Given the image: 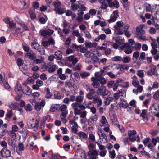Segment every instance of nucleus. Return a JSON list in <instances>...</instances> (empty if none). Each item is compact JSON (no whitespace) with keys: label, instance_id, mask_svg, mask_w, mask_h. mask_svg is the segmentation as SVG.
Segmentation results:
<instances>
[{"label":"nucleus","instance_id":"obj_1","mask_svg":"<svg viewBox=\"0 0 159 159\" xmlns=\"http://www.w3.org/2000/svg\"><path fill=\"white\" fill-rule=\"evenodd\" d=\"M84 96H77L75 98V102L73 103L71 106L74 110V113L75 115H80L81 111L86 109L85 107L81 103L83 102Z\"/></svg>","mask_w":159,"mask_h":159},{"label":"nucleus","instance_id":"obj_34","mask_svg":"<svg viewBox=\"0 0 159 159\" xmlns=\"http://www.w3.org/2000/svg\"><path fill=\"white\" fill-rule=\"evenodd\" d=\"M50 64L48 63H45L42 65L41 68L43 71H45L48 70Z\"/></svg>","mask_w":159,"mask_h":159},{"label":"nucleus","instance_id":"obj_28","mask_svg":"<svg viewBox=\"0 0 159 159\" xmlns=\"http://www.w3.org/2000/svg\"><path fill=\"white\" fill-rule=\"evenodd\" d=\"M85 44L86 47L89 48L95 47L97 45V43L95 42L92 43L91 42L86 43Z\"/></svg>","mask_w":159,"mask_h":159},{"label":"nucleus","instance_id":"obj_55","mask_svg":"<svg viewBox=\"0 0 159 159\" xmlns=\"http://www.w3.org/2000/svg\"><path fill=\"white\" fill-rule=\"evenodd\" d=\"M49 45L50 44L54 45L55 44V41L54 39L52 37H50L48 40Z\"/></svg>","mask_w":159,"mask_h":159},{"label":"nucleus","instance_id":"obj_45","mask_svg":"<svg viewBox=\"0 0 159 159\" xmlns=\"http://www.w3.org/2000/svg\"><path fill=\"white\" fill-rule=\"evenodd\" d=\"M96 143L98 146L100 150L102 151L105 150V149L106 148V146L101 144L98 142H96Z\"/></svg>","mask_w":159,"mask_h":159},{"label":"nucleus","instance_id":"obj_44","mask_svg":"<svg viewBox=\"0 0 159 159\" xmlns=\"http://www.w3.org/2000/svg\"><path fill=\"white\" fill-rule=\"evenodd\" d=\"M80 76L82 78H85L89 76L90 74L89 72H84L80 73Z\"/></svg>","mask_w":159,"mask_h":159},{"label":"nucleus","instance_id":"obj_29","mask_svg":"<svg viewBox=\"0 0 159 159\" xmlns=\"http://www.w3.org/2000/svg\"><path fill=\"white\" fill-rule=\"evenodd\" d=\"M129 137V140L132 141V142H134L135 141H136L137 142H139L140 141V138L139 134H138L136 137L135 135H133L131 136L132 139H131L130 136Z\"/></svg>","mask_w":159,"mask_h":159},{"label":"nucleus","instance_id":"obj_33","mask_svg":"<svg viewBox=\"0 0 159 159\" xmlns=\"http://www.w3.org/2000/svg\"><path fill=\"white\" fill-rule=\"evenodd\" d=\"M122 61L123 63H128L131 61V58L129 56L124 57L122 58Z\"/></svg>","mask_w":159,"mask_h":159},{"label":"nucleus","instance_id":"obj_27","mask_svg":"<svg viewBox=\"0 0 159 159\" xmlns=\"http://www.w3.org/2000/svg\"><path fill=\"white\" fill-rule=\"evenodd\" d=\"M36 137L35 136L31 137L28 139V144L30 147H32L34 144V140H35Z\"/></svg>","mask_w":159,"mask_h":159},{"label":"nucleus","instance_id":"obj_39","mask_svg":"<svg viewBox=\"0 0 159 159\" xmlns=\"http://www.w3.org/2000/svg\"><path fill=\"white\" fill-rule=\"evenodd\" d=\"M126 91L124 89H121L118 91V93L120 95V96H126Z\"/></svg>","mask_w":159,"mask_h":159},{"label":"nucleus","instance_id":"obj_63","mask_svg":"<svg viewBox=\"0 0 159 159\" xmlns=\"http://www.w3.org/2000/svg\"><path fill=\"white\" fill-rule=\"evenodd\" d=\"M55 70V68L54 67L51 66L50 65L48 70L49 73H51L54 72Z\"/></svg>","mask_w":159,"mask_h":159},{"label":"nucleus","instance_id":"obj_38","mask_svg":"<svg viewBox=\"0 0 159 159\" xmlns=\"http://www.w3.org/2000/svg\"><path fill=\"white\" fill-rule=\"evenodd\" d=\"M17 105L18 104L17 103L14 102H12L9 104V107L11 109H15L17 107Z\"/></svg>","mask_w":159,"mask_h":159},{"label":"nucleus","instance_id":"obj_64","mask_svg":"<svg viewBox=\"0 0 159 159\" xmlns=\"http://www.w3.org/2000/svg\"><path fill=\"white\" fill-rule=\"evenodd\" d=\"M34 81V79L32 77H29L27 80V82L30 84H33Z\"/></svg>","mask_w":159,"mask_h":159},{"label":"nucleus","instance_id":"obj_11","mask_svg":"<svg viewBox=\"0 0 159 159\" xmlns=\"http://www.w3.org/2000/svg\"><path fill=\"white\" fill-rule=\"evenodd\" d=\"M157 7H159V5L155 4L152 7L150 4H147L145 6V10L147 12L152 13L155 11Z\"/></svg>","mask_w":159,"mask_h":159},{"label":"nucleus","instance_id":"obj_54","mask_svg":"<svg viewBox=\"0 0 159 159\" xmlns=\"http://www.w3.org/2000/svg\"><path fill=\"white\" fill-rule=\"evenodd\" d=\"M92 104V102L90 101L88 102H84V104L86 106V107L88 109H90L91 107V106Z\"/></svg>","mask_w":159,"mask_h":159},{"label":"nucleus","instance_id":"obj_32","mask_svg":"<svg viewBox=\"0 0 159 159\" xmlns=\"http://www.w3.org/2000/svg\"><path fill=\"white\" fill-rule=\"evenodd\" d=\"M98 134L100 138L106 139L107 138V136L105 133L101 129L98 133Z\"/></svg>","mask_w":159,"mask_h":159},{"label":"nucleus","instance_id":"obj_20","mask_svg":"<svg viewBox=\"0 0 159 159\" xmlns=\"http://www.w3.org/2000/svg\"><path fill=\"white\" fill-rule=\"evenodd\" d=\"M54 95L55 98L57 99H61L64 97V95L58 91L54 92Z\"/></svg>","mask_w":159,"mask_h":159},{"label":"nucleus","instance_id":"obj_15","mask_svg":"<svg viewBox=\"0 0 159 159\" xmlns=\"http://www.w3.org/2000/svg\"><path fill=\"white\" fill-rule=\"evenodd\" d=\"M1 154L4 157H9L11 156V152L7 148H4L1 151Z\"/></svg>","mask_w":159,"mask_h":159},{"label":"nucleus","instance_id":"obj_49","mask_svg":"<svg viewBox=\"0 0 159 159\" xmlns=\"http://www.w3.org/2000/svg\"><path fill=\"white\" fill-rule=\"evenodd\" d=\"M109 155L110 157L111 158L114 159L115 157V152L114 150L109 151Z\"/></svg>","mask_w":159,"mask_h":159},{"label":"nucleus","instance_id":"obj_48","mask_svg":"<svg viewBox=\"0 0 159 159\" xmlns=\"http://www.w3.org/2000/svg\"><path fill=\"white\" fill-rule=\"evenodd\" d=\"M136 133V132L134 130H129L128 132V136H130V138L132 139L131 136L135 135Z\"/></svg>","mask_w":159,"mask_h":159},{"label":"nucleus","instance_id":"obj_53","mask_svg":"<svg viewBox=\"0 0 159 159\" xmlns=\"http://www.w3.org/2000/svg\"><path fill=\"white\" fill-rule=\"evenodd\" d=\"M25 108L27 111H30L32 110V107L31 105L30 104H28L25 106Z\"/></svg>","mask_w":159,"mask_h":159},{"label":"nucleus","instance_id":"obj_14","mask_svg":"<svg viewBox=\"0 0 159 159\" xmlns=\"http://www.w3.org/2000/svg\"><path fill=\"white\" fill-rule=\"evenodd\" d=\"M25 56L27 58L31 61H34L36 58L37 57L36 53L31 52L27 53Z\"/></svg>","mask_w":159,"mask_h":159},{"label":"nucleus","instance_id":"obj_23","mask_svg":"<svg viewBox=\"0 0 159 159\" xmlns=\"http://www.w3.org/2000/svg\"><path fill=\"white\" fill-rule=\"evenodd\" d=\"M68 60L69 61L72 62L73 64H76L78 61V59L75 57L74 56H71L68 57Z\"/></svg>","mask_w":159,"mask_h":159},{"label":"nucleus","instance_id":"obj_50","mask_svg":"<svg viewBox=\"0 0 159 159\" xmlns=\"http://www.w3.org/2000/svg\"><path fill=\"white\" fill-rule=\"evenodd\" d=\"M102 72H96L95 73V79L98 80V79L102 77Z\"/></svg>","mask_w":159,"mask_h":159},{"label":"nucleus","instance_id":"obj_52","mask_svg":"<svg viewBox=\"0 0 159 159\" xmlns=\"http://www.w3.org/2000/svg\"><path fill=\"white\" fill-rule=\"evenodd\" d=\"M150 70L151 72L152 75L154 74L156 71V67L155 66L153 65H151L150 67Z\"/></svg>","mask_w":159,"mask_h":159},{"label":"nucleus","instance_id":"obj_30","mask_svg":"<svg viewBox=\"0 0 159 159\" xmlns=\"http://www.w3.org/2000/svg\"><path fill=\"white\" fill-rule=\"evenodd\" d=\"M44 57L40 56L39 59L35 58L33 61V62L36 64H40L43 61H44Z\"/></svg>","mask_w":159,"mask_h":159},{"label":"nucleus","instance_id":"obj_22","mask_svg":"<svg viewBox=\"0 0 159 159\" xmlns=\"http://www.w3.org/2000/svg\"><path fill=\"white\" fill-rule=\"evenodd\" d=\"M91 60L89 61L90 63H92L95 64L97 63H99V58H98L97 56H95V54L93 53L91 57Z\"/></svg>","mask_w":159,"mask_h":159},{"label":"nucleus","instance_id":"obj_36","mask_svg":"<svg viewBox=\"0 0 159 159\" xmlns=\"http://www.w3.org/2000/svg\"><path fill=\"white\" fill-rule=\"evenodd\" d=\"M147 113V111L146 110H143L142 113L140 114V116L142 117L143 120H147V118L146 116Z\"/></svg>","mask_w":159,"mask_h":159},{"label":"nucleus","instance_id":"obj_13","mask_svg":"<svg viewBox=\"0 0 159 159\" xmlns=\"http://www.w3.org/2000/svg\"><path fill=\"white\" fill-rule=\"evenodd\" d=\"M15 92L19 95H21L23 93V89L21 84L17 82L15 88Z\"/></svg>","mask_w":159,"mask_h":159},{"label":"nucleus","instance_id":"obj_12","mask_svg":"<svg viewBox=\"0 0 159 159\" xmlns=\"http://www.w3.org/2000/svg\"><path fill=\"white\" fill-rule=\"evenodd\" d=\"M43 82L40 80L38 79L36 81L35 83L32 86V88L34 90H39L40 87L43 85Z\"/></svg>","mask_w":159,"mask_h":159},{"label":"nucleus","instance_id":"obj_18","mask_svg":"<svg viewBox=\"0 0 159 159\" xmlns=\"http://www.w3.org/2000/svg\"><path fill=\"white\" fill-rule=\"evenodd\" d=\"M31 92L32 90L30 87L27 85H25L23 89V93L29 95L31 94Z\"/></svg>","mask_w":159,"mask_h":159},{"label":"nucleus","instance_id":"obj_61","mask_svg":"<svg viewBox=\"0 0 159 159\" xmlns=\"http://www.w3.org/2000/svg\"><path fill=\"white\" fill-rule=\"evenodd\" d=\"M153 98L155 100H157L159 98V91L158 90L155 92Z\"/></svg>","mask_w":159,"mask_h":159},{"label":"nucleus","instance_id":"obj_6","mask_svg":"<svg viewBox=\"0 0 159 159\" xmlns=\"http://www.w3.org/2000/svg\"><path fill=\"white\" fill-rule=\"evenodd\" d=\"M144 27L143 24H141L136 27L135 34L136 36L143 35L145 33V31L143 29Z\"/></svg>","mask_w":159,"mask_h":159},{"label":"nucleus","instance_id":"obj_59","mask_svg":"<svg viewBox=\"0 0 159 159\" xmlns=\"http://www.w3.org/2000/svg\"><path fill=\"white\" fill-rule=\"evenodd\" d=\"M40 79L42 80H45L47 79V75L46 74L42 73L40 75Z\"/></svg>","mask_w":159,"mask_h":159},{"label":"nucleus","instance_id":"obj_62","mask_svg":"<svg viewBox=\"0 0 159 159\" xmlns=\"http://www.w3.org/2000/svg\"><path fill=\"white\" fill-rule=\"evenodd\" d=\"M141 47V44L140 43H137L134 45V48L136 50H139Z\"/></svg>","mask_w":159,"mask_h":159},{"label":"nucleus","instance_id":"obj_10","mask_svg":"<svg viewBox=\"0 0 159 159\" xmlns=\"http://www.w3.org/2000/svg\"><path fill=\"white\" fill-rule=\"evenodd\" d=\"M98 154V152L96 150L89 151L88 152L89 159H98L97 156Z\"/></svg>","mask_w":159,"mask_h":159},{"label":"nucleus","instance_id":"obj_21","mask_svg":"<svg viewBox=\"0 0 159 159\" xmlns=\"http://www.w3.org/2000/svg\"><path fill=\"white\" fill-rule=\"evenodd\" d=\"M100 123L102 126H108L109 125L108 123L107 122V119L104 116H102V118L100 120Z\"/></svg>","mask_w":159,"mask_h":159},{"label":"nucleus","instance_id":"obj_51","mask_svg":"<svg viewBox=\"0 0 159 159\" xmlns=\"http://www.w3.org/2000/svg\"><path fill=\"white\" fill-rule=\"evenodd\" d=\"M72 35L74 36L77 37H79L80 35V33L79 31L76 30H73L72 32Z\"/></svg>","mask_w":159,"mask_h":159},{"label":"nucleus","instance_id":"obj_4","mask_svg":"<svg viewBox=\"0 0 159 159\" xmlns=\"http://www.w3.org/2000/svg\"><path fill=\"white\" fill-rule=\"evenodd\" d=\"M131 47V46L128 43H124L122 46L119 47L120 49L123 50L127 54H130L132 52Z\"/></svg>","mask_w":159,"mask_h":159},{"label":"nucleus","instance_id":"obj_43","mask_svg":"<svg viewBox=\"0 0 159 159\" xmlns=\"http://www.w3.org/2000/svg\"><path fill=\"white\" fill-rule=\"evenodd\" d=\"M58 106L59 105L58 104L52 105L50 109V111L51 112L55 111L58 109Z\"/></svg>","mask_w":159,"mask_h":159},{"label":"nucleus","instance_id":"obj_57","mask_svg":"<svg viewBox=\"0 0 159 159\" xmlns=\"http://www.w3.org/2000/svg\"><path fill=\"white\" fill-rule=\"evenodd\" d=\"M85 37L88 39H90L91 38L92 36L90 33L88 31H84Z\"/></svg>","mask_w":159,"mask_h":159},{"label":"nucleus","instance_id":"obj_24","mask_svg":"<svg viewBox=\"0 0 159 159\" xmlns=\"http://www.w3.org/2000/svg\"><path fill=\"white\" fill-rule=\"evenodd\" d=\"M93 53L91 51H88L86 52V53L85 54V57H87L85 60V61L86 62L90 63V62H91L89 61V59L90 57H92V55Z\"/></svg>","mask_w":159,"mask_h":159},{"label":"nucleus","instance_id":"obj_42","mask_svg":"<svg viewBox=\"0 0 159 159\" xmlns=\"http://www.w3.org/2000/svg\"><path fill=\"white\" fill-rule=\"evenodd\" d=\"M98 80L100 82L101 84L102 85L105 84L107 82L105 79L103 77L98 79Z\"/></svg>","mask_w":159,"mask_h":159},{"label":"nucleus","instance_id":"obj_8","mask_svg":"<svg viewBox=\"0 0 159 159\" xmlns=\"http://www.w3.org/2000/svg\"><path fill=\"white\" fill-rule=\"evenodd\" d=\"M98 119V115L95 114L91 116L88 120V124L91 126H93L96 124Z\"/></svg>","mask_w":159,"mask_h":159},{"label":"nucleus","instance_id":"obj_17","mask_svg":"<svg viewBox=\"0 0 159 159\" xmlns=\"http://www.w3.org/2000/svg\"><path fill=\"white\" fill-rule=\"evenodd\" d=\"M76 134L79 137L80 139H81V141H82V140L85 139L87 138V134L83 132L80 131L78 132Z\"/></svg>","mask_w":159,"mask_h":159},{"label":"nucleus","instance_id":"obj_40","mask_svg":"<svg viewBox=\"0 0 159 159\" xmlns=\"http://www.w3.org/2000/svg\"><path fill=\"white\" fill-rule=\"evenodd\" d=\"M113 99L114 98L112 97H108L106 98L105 104L106 105H109Z\"/></svg>","mask_w":159,"mask_h":159},{"label":"nucleus","instance_id":"obj_35","mask_svg":"<svg viewBox=\"0 0 159 159\" xmlns=\"http://www.w3.org/2000/svg\"><path fill=\"white\" fill-rule=\"evenodd\" d=\"M109 5L110 7H115L116 8H118L119 7V4L118 2L115 0L113 2L110 3Z\"/></svg>","mask_w":159,"mask_h":159},{"label":"nucleus","instance_id":"obj_26","mask_svg":"<svg viewBox=\"0 0 159 159\" xmlns=\"http://www.w3.org/2000/svg\"><path fill=\"white\" fill-rule=\"evenodd\" d=\"M31 102L32 103H34L35 109L37 111H39L40 110L41 106L39 105V103L36 102L35 101V99H34L33 100V101Z\"/></svg>","mask_w":159,"mask_h":159},{"label":"nucleus","instance_id":"obj_3","mask_svg":"<svg viewBox=\"0 0 159 159\" xmlns=\"http://www.w3.org/2000/svg\"><path fill=\"white\" fill-rule=\"evenodd\" d=\"M97 93L98 95H102L103 96L108 95L109 91L104 86H101L98 88L97 90Z\"/></svg>","mask_w":159,"mask_h":159},{"label":"nucleus","instance_id":"obj_19","mask_svg":"<svg viewBox=\"0 0 159 159\" xmlns=\"http://www.w3.org/2000/svg\"><path fill=\"white\" fill-rule=\"evenodd\" d=\"M54 55L56 56V58L57 60H62V53L61 51L57 50L55 52Z\"/></svg>","mask_w":159,"mask_h":159},{"label":"nucleus","instance_id":"obj_58","mask_svg":"<svg viewBox=\"0 0 159 159\" xmlns=\"http://www.w3.org/2000/svg\"><path fill=\"white\" fill-rule=\"evenodd\" d=\"M13 115V112L12 110H10L8 111L7 114H6V116L7 118L10 119L12 116Z\"/></svg>","mask_w":159,"mask_h":159},{"label":"nucleus","instance_id":"obj_37","mask_svg":"<svg viewBox=\"0 0 159 159\" xmlns=\"http://www.w3.org/2000/svg\"><path fill=\"white\" fill-rule=\"evenodd\" d=\"M71 9L73 11H76L80 8V6L77 3H73L71 5Z\"/></svg>","mask_w":159,"mask_h":159},{"label":"nucleus","instance_id":"obj_16","mask_svg":"<svg viewBox=\"0 0 159 159\" xmlns=\"http://www.w3.org/2000/svg\"><path fill=\"white\" fill-rule=\"evenodd\" d=\"M91 80L92 82L91 85L95 88H99L100 85V83L97 79H95L94 77H92L91 78Z\"/></svg>","mask_w":159,"mask_h":159},{"label":"nucleus","instance_id":"obj_31","mask_svg":"<svg viewBox=\"0 0 159 159\" xmlns=\"http://www.w3.org/2000/svg\"><path fill=\"white\" fill-rule=\"evenodd\" d=\"M61 2L59 1L58 0L55 1L53 3V5L55 7V10L59 8L61 6Z\"/></svg>","mask_w":159,"mask_h":159},{"label":"nucleus","instance_id":"obj_56","mask_svg":"<svg viewBox=\"0 0 159 159\" xmlns=\"http://www.w3.org/2000/svg\"><path fill=\"white\" fill-rule=\"evenodd\" d=\"M18 148L19 150L20 151H23L25 149L24 146L22 143H19Z\"/></svg>","mask_w":159,"mask_h":159},{"label":"nucleus","instance_id":"obj_7","mask_svg":"<svg viewBox=\"0 0 159 159\" xmlns=\"http://www.w3.org/2000/svg\"><path fill=\"white\" fill-rule=\"evenodd\" d=\"M53 32L54 31L53 30L49 29H42L40 30L39 31V33L40 35L43 37H45L47 35L51 36L53 34Z\"/></svg>","mask_w":159,"mask_h":159},{"label":"nucleus","instance_id":"obj_46","mask_svg":"<svg viewBox=\"0 0 159 159\" xmlns=\"http://www.w3.org/2000/svg\"><path fill=\"white\" fill-rule=\"evenodd\" d=\"M81 154H83V155L84 156L85 154V152H83L78 150L76 152L75 154V156L82 157V155H81Z\"/></svg>","mask_w":159,"mask_h":159},{"label":"nucleus","instance_id":"obj_60","mask_svg":"<svg viewBox=\"0 0 159 159\" xmlns=\"http://www.w3.org/2000/svg\"><path fill=\"white\" fill-rule=\"evenodd\" d=\"M77 41L80 43H83L85 42L84 39L81 35L78 37Z\"/></svg>","mask_w":159,"mask_h":159},{"label":"nucleus","instance_id":"obj_47","mask_svg":"<svg viewBox=\"0 0 159 159\" xmlns=\"http://www.w3.org/2000/svg\"><path fill=\"white\" fill-rule=\"evenodd\" d=\"M59 14H62L64 13L66 11L65 8H61L60 7L55 10Z\"/></svg>","mask_w":159,"mask_h":159},{"label":"nucleus","instance_id":"obj_5","mask_svg":"<svg viewBox=\"0 0 159 159\" xmlns=\"http://www.w3.org/2000/svg\"><path fill=\"white\" fill-rule=\"evenodd\" d=\"M67 108V106L65 104L62 105L59 107V111L61 116L66 117L68 114Z\"/></svg>","mask_w":159,"mask_h":159},{"label":"nucleus","instance_id":"obj_2","mask_svg":"<svg viewBox=\"0 0 159 159\" xmlns=\"http://www.w3.org/2000/svg\"><path fill=\"white\" fill-rule=\"evenodd\" d=\"M123 23L122 21H118L116 24L114 26L115 31L117 34L122 35L124 33V30L121 29L123 26Z\"/></svg>","mask_w":159,"mask_h":159},{"label":"nucleus","instance_id":"obj_9","mask_svg":"<svg viewBox=\"0 0 159 159\" xmlns=\"http://www.w3.org/2000/svg\"><path fill=\"white\" fill-rule=\"evenodd\" d=\"M39 124V122L37 120H35L32 119L30 120L28 124V126L30 128L32 129H37Z\"/></svg>","mask_w":159,"mask_h":159},{"label":"nucleus","instance_id":"obj_41","mask_svg":"<svg viewBox=\"0 0 159 159\" xmlns=\"http://www.w3.org/2000/svg\"><path fill=\"white\" fill-rule=\"evenodd\" d=\"M122 57L117 56L113 57L112 58V61H122Z\"/></svg>","mask_w":159,"mask_h":159},{"label":"nucleus","instance_id":"obj_25","mask_svg":"<svg viewBox=\"0 0 159 159\" xmlns=\"http://www.w3.org/2000/svg\"><path fill=\"white\" fill-rule=\"evenodd\" d=\"M46 94L45 98L47 99H50L52 96V94L50 91L49 89L47 88L45 89Z\"/></svg>","mask_w":159,"mask_h":159}]
</instances>
